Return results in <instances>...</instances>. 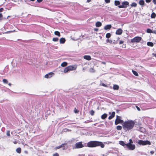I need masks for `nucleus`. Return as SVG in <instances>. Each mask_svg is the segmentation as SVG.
I'll list each match as a JSON object with an SVG mask.
<instances>
[{"mask_svg":"<svg viewBox=\"0 0 156 156\" xmlns=\"http://www.w3.org/2000/svg\"><path fill=\"white\" fill-rule=\"evenodd\" d=\"M89 147H95L97 146H100L101 148L105 147V145L102 142L96 141H90L87 144Z\"/></svg>","mask_w":156,"mask_h":156,"instance_id":"f03ea898","label":"nucleus"},{"mask_svg":"<svg viewBox=\"0 0 156 156\" xmlns=\"http://www.w3.org/2000/svg\"><path fill=\"white\" fill-rule=\"evenodd\" d=\"M6 135H7V136H10V131H8L7 132V133H6Z\"/></svg>","mask_w":156,"mask_h":156,"instance_id":"ea45409f","label":"nucleus"},{"mask_svg":"<svg viewBox=\"0 0 156 156\" xmlns=\"http://www.w3.org/2000/svg\"><path fill=\"white\" fill-rule=\"evenodd\" d=\"M119 39V37H118L117 38V41Z\"/></svg>","mask_w":156,"mask_h":156,"instance_id":"338daca9","label":"nucleus"},{"mask_svg":"<svg viewBox=\"0 0 156 156\" xmlns=\"http://www.w3.org/2000/svg\"><path fill=\"white\" fill-rule=\"evenodd\" d=\"M106 42L107 43H109L111 44L112 43V40H110L108 39L107 40H106Z\"/></svg>","mask_w":156,"mask_h":156,"instance_id":"f704fd0d","label":"nucleus"},{"mask_svg":"<svg viewBox=\"0 0 156 156\" xmlns=\"http://www.w3.org/2000/svg\"><path fill=\"white\" fill-rule=\"evenodd\" d=\"M122 129V127L120 126H118L116 127V129L118 130H121Z\"/></svg>","mask_w":156,"mask_h":156,"instance_id":"cd10ccee","label":"nucleus"},{"mask_svg":"<svg viewBox=\"0 0 156 156\" xmlns=\"http://www.w3.org/2000/svg\"><path fill=\"white\" fill-rule=\"evenodd\" d=\"M120 2L119 1L115 0L114 2V4L115 6H117L120 5Z\"/></svg>","mask_w":156,"mask_h":156,"instance_id":"a211bd4d","label":"nucleus"},{"mask_svg":"<svg viewBox=\"0 0 156 156\" xmlns=\"http://www.w3.org/2000/svg\"><path fill=\"white\" fill-rule=\"evenodd\" d=\"M121 117L118 115L116 116V118L115 120V124L117 125L119 123H122L124 122L123 120L121 119Z\"/></svg>","mask_w":156,"mask_h":156,"instance_id":"20e7f679","label":"nucleus"},{"mask_svg":"<svg viewBox=\"0 0 156 156\" xmlns=\"http://www.w3.org/2000/svg\"><path fill=\"white\" fill-rule=\"evenodd\" d=\"M124 42V41H120L119 42V44H122V43H123Z\"/></svg>","mask_w":156,"mask_h":156,"instance_id":"c03bdc74","label":"nucleus"},{"mask_svg":"<svg viewBox=\"0 0 156 156\" xmlns=\"http://www.w3.org/2000/svg\"><path fill=\"white\" fill-rule=\"evenodd\" d=\"M111 34L110 33H107L106 34V37L107 38H108L111 37Z\"/></svg>","mask_w":156,"mask_h":156,"instance_id":"c85d7f7f","label":"nucleus"},{"mask_svg":"<svg viewBox=\"0 0 156 156\" xmlns=\"http://www.w3.org/2000/svg\"><path fill=\"white\" fill-rule=\"evenodd\" d=\"M155 16H156L155 13L154 12H153L151 15V18H155Z\"/></svg>","mask_w":156,"mask_h":156,"instance_id":"bb28decb","label":"nucleus"},{"mask_svg":"<svg viewBox=\"0 0 156 156\" xmlns=\"http://www.w3.org/2000/svg\"><path fill=\"white\" fill-rule=\"evenodd\" d=\"M67 63L66 62H64L61 64V66L62 67H65L67 66Z\"/></svg>","mask_w":156,"mask_h":156,"instance_id":"412c9836","label":"nucleus"},{"mask_svg":"<svg viewBox=\"0 0 156 156\" xmlns=\"http://www.w3.org/2000/svg\"><path fill=\"white\" fill-rule=\"evenodd\" d=\"M142 39V38L140 37H136L131 40L132 43L139 42Z\"/></svg>","mask_w":156,"mask_h":156,"instance_id":"39448f33","label":"nucleus"},{"mask_svg":"<svg viewBox=\"0 0 156 156\" xmlns=\"http://www.w3.org/2000/svg\"><path fill=\"white\" fill-rule=\"evenodd\" d=\"M147 32L148 33H152V30L151 29L148 28L147 29Z\"/></svg>","mask_w":156,"mask_h":156,"instance_id":"2f4dec72","label":"nucleus"},{"mask_svg":"<svg viewBox=\"0 0 156 156\" xmlns=\"http://www.w3.org/2000/svg\"><path fill=\"white\" fill-rule=\"evenodd\" d=\"M66 145V143H64V144H62L61 145H60L61 147H62V149L63 150H65L66 149V148H65L64 146Z\"/></svg>","mask_w":156,"mask_h":156,"instance_id":"b1692460","label":"nucleus"},{"mask_svg":"<svg viewBox=\"0 0 156 156\" xmlns=\"http://www.w3.org/2000/svg\"><path fill=\"white\" fill-rule=\"evenodd\" d=\"M54 73L52 72L50 73L45 75L44 77L46 78H51L54 75Z\"/></svg>","mask_w":156,"mask_h":156,"instance_id":"1a4fd4ad","label":"nucleus"},{"mask_svg":"<svg viewBox=\"0 0 156 156\" xmlns=\"http://www.w3.org/2000/svg\"><path fill=\"white\" fill-rule=\"evenodd\" d=\"M90 113L91 115H93L94 113V112L93 110H92L90 111Z\"/></svg>","mask_w":156,"mask_h":156,"instance_id":"4c0bfd02","label":"nucleus"},{"mask_svg":"<svg viewBox=\"0 0 156 156\" xmlns=\"http://www.w3.org/2000/svg\"><path fill=\"white\" fill-rule=\"evenodd\" d=\"M43 0H37V1L39 2L40 3Z\"/></svg>","mask_w":156,"mask_h":156,"instance_id":"864d4df0","label":"nucleus"},{"mask_svg":"<svg viewBox=\"0 0 156 156\" xmlns=\"http://www.w3.org/2000/svg\"><path fill=\"white\" fill-rule=\"evenodd\" d=\"M74 112H75V113H77L78 112V111L76 110L74 111Z\"/></svg>","mask_w":156,"mask_h":156,"instance_id":"bf43d9fd","label":"nucleus"},{"mask_svg":"<svg viewBox=\"0 0 156 156\" xmlns=\"http://www.w3.org/2000/svg\"><path fill=\"white\" fill-rule=\"evenodd\" d=\"M54 34L58 37H60L61 36L60 32L58 31H55L54 32Z\"/></svg>","mask_w":156,"mask_h":156,"instance_id":"5701e85b","label":"nucleus"},{"mask_svg":"<svg viewBox=\"0 0 156 156\" xmlns=\"http://www.w3.org/2000/svg\"><path fill=\"white\" fill-rule=\"evenodd\" d=\"M3 10V8H0V12H2V11Z\"/></svg>","mask_w":156,"mask_h":156,"instance_id":"4d7b16f0","label":"nucleus"},{"mask_svg":"<svg viewBox=\"0 0 156 156\" xmlns=\"http://www.w3.org/2000/svg\"><path fill=\"white\" fill-rule=\"evenodd\" d=\"M113 42V43L114 44H117V41H115V40Z\"/></svg>","mask_w":156,"mask_h":156,"instance_id":"8fccbe9b","label":"nucleus"},{"mask_svg":"<svg viewBox=\"0 0 156 156\" xmlns=\"http://www.w3.org/2000/svg\"><path fill=\"white\" fill-rule=\"evenodd\" d=\"M90 71L91 73H94L95 72V70L93 68H90Z\"/></svg>","mask_w":156,"mask_h":156,"instance_id":"72a5a7b5","label":"nucleus"},{"mask_svg":"<svg viewBox=\"0 0 156 156\" xmlns=\"http://www.w3.org/2000/svg\"><path fill=\"white\" fill-rule=\"evenodd\" d=\"M91 0H87V2H90Z\"/></svg>","mask_w":156,"mask_h":156,"instance_id":"0e129e2a","label":"nucleus"},{"mask_svg":"<svg viewBox=\"0 0 156 156\" xmlns=\"http://www.w3.org/2000/svg\"><path fill=\"white\" fill-rule=\"evenodd\" d=\"M136 6H137V4L136 3H135V2L132 3L131 4V6L132 7H136Z\"/></svg>","mask_w":156,"mask_h":156,"instance_id":"c756f323","label":"nucleus"},{"mask_svg":"<svg viewBox=\"0 0 156 156\" xmlns=\"http://www.w3.org/2000/svg\"><path fill=\"white\" fill-rule=\"evenodd\" d=\"M122 4V5H119L118 7L119 8H126L127 6L129 5V3L127 1H125L123 2Z\"/></svg>","mask_w":156,"mask_h":156,"instance_id":"423d86ee","label":"nucleus"},{"mask_svg":"<svg viewBox=\"0 0 156 156\" xmlns=\"http://www.w3.org/2000/svg\"><path fill=\"white\" fill-rule=\"evenodd\" d=\"M105 2L106 3H109L110 2V0H105Z\"/></svg>","mask_w":156,"mask_h":156,"instance_id":"79ce46f5","label":"nucleus"},{"mask_svg":"<svg viewBox=\"0 0 156 156\" xmlns=\"http://www.w3.org/2000/svg\"><path fill=\"white\" fill-rule=\"evenodd\" d=\"M101 85L102 86H104V87H106V86H107L105 84H104V83H102Z\"/></svg>","mask_w":156,"mask_h":156,"instance_id":"5fc2aeb1","label":"nucleus"},{"mask_svg":"<svg viewBox=\"0 0 156 156\" xmlns=\"http://www.w3.org/2000/svg\"><path fill=\"white\" fill-rule=\"evenodd\" d=\"M53 156H59V154L57 153H56L53 155Z\"/></svg>","mask_w":156,"mask_h":156,"instance_id":"a19ab883","label":"nucleus"},{"mask_svg":"<svg viewBox=\"0 0 156 156\" xmlns=\"http://www.w3.org/2000/svg\"><path fill=\"white\" fill-rule=\"evenodd\" d=\"M112 118H113L112 117L111 115H110V116H109L108 119H109L110 120V119H112Z\"/></svg>","mask_w":156,"mask_h":156,"instance_id":"49530a36","label":"nucleus"},{"mask_svg":"<svg viewBox=\"0 0 156 156\" xmlns=\"http://www.w3.org/2000/svg\"><path fill=\"white\" fill-rule=\"evenodd\" d=\"M3 82L5 83H8V80L5 79H4L3 80Z\"/></svg>","mask_w":156,"mask_h":156,"instance_id":"c9c22d12","label":"nucleus"},{"mask_svg":"<svg viewBox=\"0 0 156 156\" xmlns=\"http://www.w3.org/2000/svg\"><path fill=\"white\" fill-rule=\"evenodd\" d=\"M139 3L141 5H144L145 4L144 1L143 0H140Z\"/></svg>","mask_w":156,"mask_h":156,"instance_id":"f3484780","label":"nucleus"},{"mask_svg":"<svg viewBox=\"0 0 156 156\" xmlns=\"http://www.w3.org/2000/svg\"><path fill=\"white\" fill-rule=\"evenodd\" d=\"M75 145L76 148H81L84 147L83 145L82 144V142H79L77 143Z\"/></svg>","mask_w":156,"mask_h":156,"instance_id":"6e6552de","label":"nucleus"},{"mask_svg":"<svg viewBox=\"0 0 156 156\" xmlns=\"http://www.w3.org/2000/svg\"><path fill=\"white\" fill-rule=\"evenodd\" d=\"M83 58L88 60H90L91 59V58L90 55H85L83 56Z\"/></svg>","mask_w":156,"mask_h":156,"instance_id":"4468645a","label":"nucleus"},{"mask_svg":"<svg viewBox=\"0 0 156 156\" xmlns=\"http://www.w3.org/2000/svg\"><path fill=\"white\" fill-rule=\"evenodd\" d=\"M122 33V30L121 28H119L117 29L115 32V34L117 35H121Z\"/></svg>","mask_w":156,"mask_h":156,"instance_id":"9d476101","label":"nucleus"},{"mask_svg":"<svg viewBox=\"0 0 156 156\" xmlns=\"http://www.w3.org/2000/svg\"><path fill=\"white\" fill-rule=\"evenodd\" d=\"M133 143V141H132V140L131 139H130L129 140V142L127 144H132Z\"/></svg>","mask_w":156,"mask_h":156,"instance_id":"e433bc0d","label":"nucleus"},{"mask_svg":"<svg viewBox=\"0 0 156 156\" xmlns=\"http://www.w3.org/2000/svg\"><path fill=\"white\" fill-rule=\"evenodd\" d=\"M150 153L152 154H153L154 153V152L153 151H150Z\"/></svg>","mask_w":156,"mask_h":156,"instance_id":"6e6d98bb","label":"nucleus"},{"mask_svg":"<svg viewBox=\"0 0 156 156\" xmlns=\"http://www.w3.org/2000/svg\"><path fill=\"white\" fill-rule=\"evenodd\" d=\"M145 1L147 3H149L151 2V0H145Z\"/></svg>","mask_w":156,"mask_h":156,"instance_id":"a18cd8bd","label":"nucleus"},{"mask_svg":"<svg viewBox=\"0 0 156 156\" xmlns=\"http://www.w3.org/2000/svg\"><path fill=\"white\" fill-rule=\"evenodd\" d=\"M115 112H112L111 115L112 116V117L113 118L115 116Z\"/></svg>","mask_w":156,"mask_h":156,"instance_id":"58836bf2","label":"nucleus"},{"mask_svg":"<svg viewBox=\"0 0 156 156\" xmlns=\"http://www.w3.org/2000/svg\"><path fill=\"white\" fill-rule=\"evenodd\" d=\"M102 23L100 22H98L96 23L95 25L97 27H99L101 26Z\"/></svg>","mask_w":156,"mask_h":156,"instance_id":"dca6fc26","label":"nucleus"},{"mask_svg":"<svg viewBox=\"0 0 156 156\" xmlns=\"http://www.w3.org/2000/svg\"><path fill=\"white\" fill-rule=\"evenodd\" d=\"M12 31H7V32L6 33H10L11 32H12Z\"/></svg>","mask_w":156,"mask_h":156,"instance_id":"69168bd1","label":"nucleus"},{"mask_svg":"<svg viewBox=\"0 0 156 156\" xmlns=\"http://www.w3.org/2000/svg\"><path fill=\"white\" fill-rule=\"evenodd\" d=\"M107 115L105 113L101 116V118L102 119H105L107 118Z\"/></svg>","mask_w":156,"mask_h":156,"instance_id":"aec40b11","label":"nucleus"},{"mask_svg":"<svg viewBox=\"0 0 156 156\" xmlns=\"http://www.w3.org/2000/svg\"><path fill=\"white\" fill-rule=\"evenodd\" d=\"M61 148V146H60V145L59 146H58L57 147H56V149H59V148Z\"/></svg>","mask_w":156,"mask_h":156,"instance_id":"de8ad7c7","label":"nucleus"},{"mask_svg":"<svg viewBox=\"0 0 156 156\" xmlns=\"http://www.w3.org/2000/svg\"><path fill=\"white\" fill-rule=\"evenodd\" d=\"M2 16V13H0V19H1Z\"/></svg>","mask_w":156,"mask_h":156,"instance_id":"13d9d810","label":"nucleus"},{"mask_svg":"<svg viewBox=\"0 0 156 156\" xmlns=\"http://www.w3.org/2000/svg\"><path fill=\"white\" fill-rule=\"evenodd\" d=\"M135 125V122L133 121L129 120L124 122L122 124L123 129L126 131H129L132 129Z\"/></svg>","mask_w":156,"mask_h":156,"instance_id":"f257e3e1","label":"nucleus"},{"mask_svg":"<svg viewBox=\"0 0 156 156\" xmlns=\"http://www.w3.org/2000/svg\"><path fill=\"white\" fill-rule=\"evenodd\" d=\"M119 144L123 146L124 147H126L127 144H126L125 142L122 141H119Z\"/></svg>","mask_w":156,"mask_h":156,"instance_id":"ddd939ff","label":"nucleus"},{"mask_svg":"<svg viewBox=\"0 0 156 156\" xmlns=\"http://www.w3.org/2000/svg\"><path fill=\"white\" fill-rule=\"evenodd\" d=\"M58 40V38L57 37L53 38L52 41H57Z\"/></svg>","mask_w":156,"mask_h":156,"instance_id":"473e14b6","label":"nucleus"},{"mask_svg":"<svg viewBox=\"0 0 156 156\" xmlns=\"http://www.w3.org/2000/svg\"><path fill=\"white\" fill-rule=\"evenodd\" d=\"M69 70L68 67L65 68L64 70V73H66L68 72L69 71Z\"/></svg>","mask_w":156,"mask_h":156,"instance_id":"a878e982","label":"nucleus"},{"mask_svg":"<svg viewBox=\"0 0 156 156\" xmlns=\"http://www.w3.org/2000/svg\"><path fill=\"white\" fill-rule=\"evenodd\" d=\"M135 145L133 144H127L126 147L129 150H133L135 148Z\"/></svg>","mask_w":156,"mask_h":156,"instance_id":"0eeeda50","label":"nucleus"},{"mask_svg":"<svg viewBox=\"0 0 156 156\" xmlns=\"http://www.w3.org/2000/svg\"><path fill=\"white\" fill-rule=\"evenodd\" d=\"M16 151L18 153H20L21 152V149L20 148H18L16 149Z\"/></svg>","mask_w":156,"mask_h":156,"instance_id":"7c9ffc66","label":"nucleus"},{"mask_svg":"<svg viewBox=\"0 0 156 156\" xmlns=\"http://www.w3.org/2000/svg\"><path fill=\"white\" fill-rule=\"evenodd\" d=\"M101 63L103 64H106L105 62H101Z\"/></svg>","mask_w":156,"mask_h":156,"instance_id":"052dcab7","label":"nucleus"},{"mask_svg":"<svg viewBox=\"0 0 156 156\" xmlns=\"http://www.w3.org/2000/svg\"><path fill=\"white\" fill-rule=\"evenodd\" d=\"M152 54L154 56L156 57V54L153 53Z\"/></svg>","mask_w":156,"mask_h":156,"instance_id":"680f3d73","label":"nucleus"},{"mask_svg":"<svg viewBox=\"0 0 156 156\" xmlns=\"http://www.w3.org/2000/svg\"><path fill=\"white\" fill-rule=\"evenodd\" d=\"M8 85L10 86H11V84L10 83H9V84H8Z\"/></svg>","mask_w":156,"mask_h":156,"instance_id":"774afa93","label":"nucleus"},{"mask_svg":"<svg viewBox=\"0 0 156 156\" xmlns=\"http://www.w3.org/2000/svg\"><path fill=\"white\" fill-rule=\"evenodd\" d=\"M67 67L69 71L75 70L76 69V67L72 66H68Z\"/></svg>","mask_w":156,"mask_h":156,"instance_id":"f8f14e48","label":"nucleus"},{"mask_svg":"<svg viewBox=\"0 0 156 156\" xmlns=\"http://www.w3.org/2000/svg\"><path fill=\"white\" fill-rule=\"evenodd\" d=\"M108 154V153H106L105 154L102 155L103 156H107Z\"/></svg>","mask_w":156,"mask_h":156,"instance_id":"37998d69","label":"nucleus"},{"mask_svg":"<svg viewBox=\"0 0 156 156\" xmlns=\"http://www.w3.org/2000/svg\"><path fill=\"white\" fill-rule=\"evenodd\" d=\"M137 143L140 145H150L151 143L148 140L144 141L142 140H139L137 141Z\"/></svg>","mask_w":156,"mask_h":156,"instance_id":"7ed1b4c3","label":"nucleus"},{"mask_svg":"<svg viewBox=\"0 0 156 156\" xmlns=\"http://www.w3.org/2000/svg\"><path fill=\"white\" fill-rule=\"evenodd\" d=\"M136 108L138 111H140V108L139 107H138V106H136Z\"/></svg>","mask_w":156,"mask_h":156,"instance_id":"3c124183","label":"nucleus"},{"mask_svg":"<svg viewBox=\"0 0 156 156\" xmlns=\"http://www.w3.org/2000/svg\"><path fill=\"white\" fill-rule=\"evenodd\" d=\"M65 41L66 40L64 38H62L60 39V44H64L65 42Z\"/></svg>","mask_w":156,"mask_h":156,"instance_id":"2eb2a0df","label":"nucleus"},{"mask_svg":"<svg viewBox=\"0 0 156 156\" xmlns=\"http://www.w3.org/2000/svg\"><path fill=\"white\" fill-rule=\"evenodd\" d=\"M152 33L156 34V30H154L153 31H152Z\"/></svg>","mask_w":156,"mask_h":156,"instance_id":"09e8293b","label":"nucleus"},{"mask_svg":"<svg viewBox=\"0 0 156 156\" xmlns=\"http://www.w3.org/2000/svg\"><path fill=\"white\" fill-rule=\"evenodd\" d=\"M94 30H95V31H98V29H97V28H95V29H94Z\"/></svg>","mask_w":156,"mask_h":156,"instance_id":"e2e57ef3","label":"nucleus"},{"mask_svg":"<svg viewBox=\"0 0 156 156\" xmlns=\"http://www.w3.org/2000/svg\"><path fill=\"white\" fill-rule=\"evenodd\" d=\"M147 44L148 46L151 47H152L154 45L153 43L150 42H147Z\"/></svg>","mask_w":156,"mask_h":156,"instance_id":"4be33fe9","label":"nucleus"},{"mask_svg":"<svg viewBox=\"0 0 156 156\" xmlns=\"http://www.w3.org/2000/svg\"><path fill=\"white\" fill-rule=\"evenodd\" d=\"M113 89L115 90H118L119 89V86L117 85H114L113 87Z\"/></svg>","mask_w":156,"mask_h":156,"instance_id":"6ab92c4d","label":"nucleus"},{"mask_svg":"<svg viewBox=\"0 0 156 156\" xmlns=\"http://www.w3.org/2000/svg\"><path fill=\"white\" fill-rule=\"evenodd\" d=\"M112 27V25L111 24H108L106 25L104 27V29L105 30L110 29Z\"/></svg>","mask_w":156,"mask_h":156,"instance_id":"9b49d317","label":"nucleus"},{"mask_svg":"<svg viewBox=\"0 0 156 156\" xmlns=\"http://www.w3.org/2000/svg\"><path fill=\"white\" fill-rule=\"evenodd\" d=\"M153 2L155 5L156 4V0H153Z\"/></svg>","mask_w":156,"mask_h":156,"instance_id":"603ef678","label":"nucleus"},{"mask_svg":"<svg viewBox=\"0 0 156 156\" xmlns=\"http://www.w3.org/2000/svg\"><path fill=\"white\" fill-rule=\"evenodd\" d=\"M132 72H133V73L134 75L137 76H138V74L136 71L133 70H132Z\"/></svg>","mask_w":156,"mask_h":156,"instance_id":"393cba45","label":"nucleus"}]
</instances>
